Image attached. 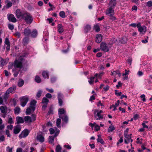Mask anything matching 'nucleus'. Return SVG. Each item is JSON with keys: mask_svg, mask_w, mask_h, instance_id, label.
<instances>
[{"mask_svg": "<svg viewBox=\"0 0 152 152\" xmlns=\"http://www.w3.org/2000/svg\"><path fill=\"white\" fill-rule=\"evenodd\" d=\"M106 14L111 17L110 19L114 20L116 18L113 16L114 15V10L112 7H110L107 9L106 11Z\"/></svg>", "mask_w": 152, "mask_h": 152, "instance_id": "obj_3", "label": "nucleus"}, {"mask_svg": "<svg viewBox=\"0 0 152 152\" xmlns=\"http://www.w3.org/2000/svg\"><path fill=\"white\" fill-rule=\"evenodd\" d=\"M36 116L34 114H32L31 117L29 116H26L24 117V121L27 123L29 124L34 121L36 120Z\"/></svg>", "mask_w": 152, "mask_h": 152, "instance_id": "obj_4", "label": "nucleus"}, {"mask_svg": "<svg viewBox=\"0 0 152 152\" xmlns=\"http://www.w3.org/2000/svg\"><path fill=\"white\" fill-rule=\"evenodd\" d=\"M0 110L3 113H6L7 110V107L6 106H1L0 107Z\"/></svg>", "mask_w": 152, "mask_h": 152, "instance_id": "obj_16", "label": "nucleus"}, {"mask_svg": "<svg viewBox=\"0 0 152 152\" xmlns=\"http://www.w3.org/2000/svg\"><path fill=\"white\" fill-rule=\"evenodd\" d=\"M61 122V119L60 118H58L57 119L56 121V125L58 127H60V125Z\"/></svg>", "mask_w": 152, "mask_h": 152, "instance_id": "obj_40", "label": "nucleus"}, {"mask_svg": "<svg viewBox=\"0 0 152 152\" xmlns=\"http://www.w3.org/2000/svg\"><path fill=\"white\" fill-rule=\"evenodd\" d=\"M5 44L7 45H10L9 39L7 38L5 39Z\"/></svg>", "mask_w": 152, "mask_h": 152, "instance_id": "obj_50", "label": "nucleus"}, {"mask_svg": "<svg viewBox=\"0 0 152 152\" xmlns=\"http://www.w3.org/2000/svg\"><path fill=\"white\" fill-rule=\"evenodd\" d=\"M20 99L21 102V105L23 107H24L27 103L28 98L27 96H24L20 97Z\"/></svg>", "mask_w": 152, "mask_h": 152, "instance_id": "obj_5", "label": "nucleus"}, {"mask_svg": "<svg viewBox=\"0 0 152 152\" xmlns=\"http://www.w3.org/2000/svg\"><path fill=\"white\" fill-rule=\"evenodd\" d=\"M50 134H53L54 132V130L53 128H50L49 129Z\"/></svg>", "mask_w": 152, "mask_h": 152, "instance_id": "obj_55", "label": "nucleus"}, {"mask_svg": "<svg viewBox=\"0 0 152 152\" xmlns=\"http://www.w3.org/2000/svg\"><path fill=\"white\" fill-rule=\"evenodd\" d=\"M140 97L141 98H143L142 99V101H143V102H145V101H146V99H145V95L144 94H142V95H141V96H140Z\"/></svg>", "mask_w": 152, "mask_h": 152, "instance_id": "obj_54", "label": "nucleus"}, {"mask_svg": "<svg viewBox=\"0 0 152 152\" xmlns=\"http://www.w3.org/2000/svg\"><path fill=\"white\" fill-rule=\"evenodd\" d=\"M5 137L4 135H2L0 137V142H2L4 140Z\"/></svg>", "mask_w": 152, "mask_h": 152, "instance_id": "obj_49", "label": "nucleus"}, {"mask_svg": "<svg viewBox=\"0 0 152 152\" xmlns=\"http://www.w3.org/2000/svg\"><path fill=\"white\" fill-rule=\"evenodd\" d=\"M115 127L113 125L110 126L108 130V132H112L115 129Z\"/></svg>", "mask_w": 152, "mask_h": 152, "instance_id": "obj_33", "label": "nucleus"}, {"mask_svg": "<svg viewBox=\"0 0 152 152\" xmlns=\"http://www.w3.org/2000/svg\"><path fill=\"white\" fill-rule=\"evenodd\" d=\"M96 116H98L99 118H96V120H98V119L100 120L101 119H103V115H101V114H99V113H97L96 114Z\"/></svg>", "mask_w": 152, "mask_h": 152, "instance_id": "obj_42", "label": "nucleus"}, {"mask_svg": "<svg viewBox=\"0 0 152 152\" xmlns=\"http://www.w3.org/2000/svg\"><path fill=\"white\" fill-rule=\"evenodd\" d=\"M25 13L21 11L20 9H17L16 12V16L18 18L23 19L24 17L23 15Z\"/></svg>", "mask_w": 152, "mask_h": 152, "instance_id": "obj_8", "label": "nucleus"}, {"mask_svg": "<svg viewBox=\"0 0 152 152\" xmlns=\"http://www.w3.org/2000/svg\"><path fill=\"white\" fill-rule=\"evenodd\" d=\"M139 115L137 114H136L134 115V117H133V118L134 120H136L137 119L139 118Z\"/></svg>", "mask_w": 152, "mask_h": 152, "instance_id": "obj_48", "label": "nucleus"}, {"mask_svg": "<svg viewBox=\"0 0 152 152\" xmlns=\"http://www.w3.org/2000/svg\"><path fill=\"white\" fill-rule=\"evenodd\" d=\"M58 115L59 116L60 115H62V114H65V111L63 108H60L58 110Z\"/></svg>", "mask_w": 152, "mask_h": 152, "instance_id": "obj_26", "label": "nucleus"}, {"mask_svg": "<svg viewBox=\"0 0 152 152\" xmlns=\"http://www.w3.org/2000/svg\"><path fill=\"white\" fill-rule=\"evenodd\" d=\"M24 83V81L22 80H19L18 83V85L20 87L22 86Z\"/></svg>", "mask_w": 152, "mask_h": 152, "instance_id": "obj_29", "label": "nucleus"}, {"mask_svg": "<svg viewBox=\"0 0 152 152\" xmlns=\"http://www.w3.org/2000/svg\"><path fill=\"white\" fill-rule=\"evenodd\" d=\"M58 30L59 32L60 33H62L64 31L63 27L61 24H58Z\"/></svg>", "mask_w": 152, "mask_h": 152, "instance_id": "obj_20", "label": "nucleus"}, {"mask_svg": "<svg viewBox=\"0 0 152 152\" xmlns=\"http://www.w3.org/2000/svg\"><path fill=\"white\" fill-rule=\"evenodd\" d=\"M12 148H10L8 146L7 147V152H12Z\"/></svg>", "mask_w": 152, "mask_h": 152, "instance_id": "obj_45", "label": "nucleus"}, {"mask_svg": "<svg viewBox=\"0 0 152 152\" xmlns=\"http://www.w3.org/2000/svg\"><path fill=\"white\" fill-rule=\"evenodd\" d=\"M45 96L47 98H51L52 97L51 95L49 93L47 94Z\"/></svg>", "mask_w": 152, "mask_h": 152, "instance_id": "obj_57", "label": "nucleus"}, {"mask_svg": "<svg viewBox=\"0 0 152 152\" xmlns=\"http://www.w3.org/2000/svg\"><path fill=\"white\" fill-rule=\"evenodd\" d=\"M16 89V86H15L10 87L8 89V91H9L10 93L14 92Z\"/></svg>", "mask_w": 152, "mask_h": 152, "instance_id": "obj_24", "label": "nucleus"}, {"mask_svg": "<svg viewBox=\"0 0 152 152\" xmlns=\"http://www.w3.org/2000/svg\"><path fill=\"white\" fill-rule=\"evenodd\" d=\"M6 2L7 3L6 5V7L7 8H8L12 6V4L11 2L8 0H7L6 1Z\"/></svg>", "mask_w": 152, "mask_h": 152, "instance_id": "obj_34", "label": "nucleus"}, {"mask_svg": "<svg viewBox=\"0 0 152 152\" xmlns=\"http://www.w3.org/2000/svg\"><path fill=\"white\" fill-rule=\"evenodd\" d=\"M49 102V100L46 98L44 97L43 98L42 103L48 104V103Z\"/></svg>", "mask_w": 152, "mask_h": 152, "instance_id": "obj_37", "label": "nucleus"}, {"mask_svg": "<svg viewBox=\"0 0 152 152\" xmlns=\"http://www.w3.org/2000/svg\"><path fill=\"white\" fill-rule=\"evenodd\" d=\"M31 33V31L30 29L28 28H26L24 32V34L26 36H28L29 35H30V34Z\"/></svg>", "mask_w": 152, "mask_h": 152, "instance_id": "obj_22", "label": "nucleus"}, {"mask_svg": "<svg viewBox=\"0 0 152 152\" xmlns=\"http://www.w3.org/2000/svg\"><path fill=\"white\" fill-rule=\"evenodd\" d=\"M10 93L9 91H8V89L6 91V93L3 96V98L4 100H6V99L9 97L10 96Z\"/></svg>", "mask_w": 152, "mask_h": 152, "instance_id": "obj_19", "label": "nucleus"}, {"mask_svg": "<svg viewBox=\"0 0 152 152\" xmlns=\"http://www.w3.org/2000/svg\"><path fill=\"white\" fill-rule=\"evenodd\" d=\"M54 137L53 136H49V142L50 143H52L54 141Z\"/></svg>", "mask_w": 152, "mask_h": 152, "instance_id": "obj_36", "label": "nucleus"}, {"mask_svg": "<svg viewBox=\"0 0 152 152\" xmlns=\"http://www.w3.org/2000/svg\"><path fill=\"white\" fill-rule=\"evenodd\" d=\"M6 134L7 135V136L8 137H10V133L9 131L8 130H7L6 131Z\"/></svg>", "mask_w": 152, "mask_h": 152, "instance_id": "obj_52", "label": "nucleus"}, {"mask_svg": "<svg viewBox=\"0 0 152 152\" xmlns=\"http://www.w3.org/2000/svg\"><path fill=\"white\" fill-rule=\"evenodd\" d=\"M95 78V77H91L90 78V80H89L88 81L89 83L90 84H91L93 83V81H94V80Z\"/></svg>", "mask_w": 152, "mask_h": 152, "instance_id": "obj_44", "label": "nucleus"}, {"mask_svg": "<svg viewBox=\"0 0 152 152\" xmlns=\"http://www.w3.org/2000/svg\"><path fill=\"white\" fill-rule=\"evenodd\" d=\"M102 53L101 52L98 53L96 54V56L98 57H100L102 56Z\"/></svg>", "mask_w": 152, "mask_h": 152, "instance_id": "obj_60", "label": "nucleus"}, {"mask_svg": "<svg viewBox=\"0 0 152 152\" xmlns=\"http://www.w3.org/2000/svg\"><path fill=\"white\" fill-rule=\"evenodd\" d=\"M50 114H53V107L52 106H50L49 107V111L47 115H49Z\"/></svg>", "mask_w": 152, "mask_h": 152, "instance_id": "obj_38", "label": "nucleus"}, {"mask_svg": "<svg viewBox=\"0 0 152 152\" xmlns=\"http://www.w3.org/2000/svg\"><path fill=\"white\" fill-rule=\"evenodd\" d=\"M13 126L12 125H9L7 126V129H12L13 128Z\"/></svg>", "mask_w": 152, "mask_h": 152, "instance_id": "obj_58", "label": "nucleus"}, {"mask_svg": "<svg viewBox=\"0 0 152 152\" xmlns=\"http://www.w3.org/2000/svg\"><path fill=\"white\" fill-rule=\"evenodd\" d=\"M42 75L44 77L46 78L48 76V75L47 72H42Z\"/></svg>", "mask_w": 152, "mask_h": 152, "instance_id": "obj_41", "label": "nucleus"}, {"mask_svg": "<svg viewBox=\"0 0 152 152\" xmlns=\"http://www.w3.org/2000/svg\"><path fill=\"white\" fill-rule=\"evenodd\" d=\"M47 20L49 21V23L52 22L53 21V19L51 18H48L47 19Z\"/></svg>", "mask_w": 152, "mask_h": 152, "instance_id": "obj_62", "label": "nucleus"}, {"mask_svg": "<svg viewBox=\"0 0 152 152\" xmlns=\"http://www.w3.org/2000/svg\"><path fill=\"white\" fill-rule=\"evenodd\" d=\"M137 26L138 28V31L140 32H142L143 31H144V33H145L146 31V30L144 28V27L146 28V27L145 26L142 27L141 26V24L140 23H138L137 25Z\"/></svg>", "mask_w": 152, "mask_h": 152, "instance_id": "obj_11", "label": "nucleus"}, {"mask_svg": "<svg viewBox=\"0 0 152 152\" xmlns=\"http://www.w3.org/2000/svg\"><path fill=\"white\" fill-rule=\"evenodd\" d=\"M124 135L125 137L126 138V139L127 140L128 142H129L130 140L131 139V137L129 135H128L127 133H124Z\"/></svg>", "mask_w": 152, "mask_h": 152, "instance_id": "obj_32", "label": "nucleus"}, {"mask_svg": "<svg viewBox=\"0 0 152 152\" xmlns=\"http://www.w3.org/2000/svg\"><path fill=\"white\" fill-rule=\"evenodd\" d=\"M101 49L104 52H108L109 49L108 47L107 46L106 43L104 42H102L100 44Z\"/></svg>", "mask_w": 152, "mask_h": 152, "instance_id": "obj_9", "label": "nucleus"}, {"mask_svg": "<svg viewBox=\"0 0 152 152\" xmlns=\"http://www.w3.org/2000/svg\"><path fill=\"white\" fill-rule=\"evenodd\" d=\"M62 148L60 145H58L57 146L56 148V152H61Z\"/></svg>", "mask_w": 152, "mask_h": 152, "instance_id": "obj_35", "label": "nucleus"}, {"mask_svg": "<svg viewBox=\"0 0 152 152\" xmlns=\"http://www.w3.org/2000/svg\"><path fill=\"white\" fill-rule=\"evenodd\" d=\"M59 117L62 119V121H64L65 123H67L68 121V117L66 114H64L63 115H60Z\"/></svg>", "mask_w": 152, "mask_h": 152, "instance_id": "obj_14", "label": "nucleus"}, {"mask_svg": "<svg viewBox=\"0 0 152 152\" xmlns=\"http://www.w3.org/2000/svg\"><path fill=\"white\" fill-rule=\"evenodd\" d=\"M21 129V128L20 126L17 125L14 127L13 129L14 133L15 134H17L20 132Z\"/></svg>", "mask_w": 152, "mask_h": 152, "instance_id": "obj_13", "label": "nucleus"}, {"mask_svg": "<svg viewBox=\"0 0 152 152\" xmlns=\"http://www.w3.org/2000/svg\"><path fill=\"white\" fill-rule=\"evenodd\" d=\"M146 4L148 7H151L152 6V2L151 1H149L147 2Z\"/></svg>", "mask_w": 152, "mask_h": 152, "instance_id": "obj_47", "label": "nucleus"}, {"mask_svg": "<svg viewBox=\"0 0 152 152\" xmlns=\"http://www.w3.org/2000/svg\"><path fill=\"white\" fill-rule=\"evenodd\" d=\"M22 58L21 57L19 59L16 60L14 62L13 64L14 68L12 69L14 77L17 76L18 72L22 67Z\"/></svg>", "mask_w": 152, "mask_h": 152, "instance_id": "obj_1", "label": "nucleus"}, {"mask_svg": "<svg viewBox=\"0 0 152 152\" xmlns=\"http://www.w3.org/2000/svg\"><path fill=\"white\" fill-rule=\"evenodd\" d=\"M119 41L122 44H125L127 42V39L126 37H122Z\"/></svg>", "mask_w": 152, "mask_h": 152, "instance_id": "obj_28", "label": "nucleus"}, {"mask_svg": "<svg viewBox=\"0 0 152 152\" xmlns=\"http://www.w3.org/2000/svg\"><path fill=\"white\" fill-rule=\"evenodd\" d=\"M95 128V130L96 131H98L99 130L100 128V126L98 125H96Z\"/></svg>", "mask_w": 152, "mask_h": 152, "instance_id": "obj_56", "label": "nucleus"}, {"mask_svg": "<svg viewBox=\"0 0 152 152\" xmlns=\"http://www.w3.org/2000/svg\"><path fill=\"white\" fill-rule=\"evenodd\" d=\"M118 85L116 86V87L118 88H119V86H121L122 85V83H121L120 82H118Z\"/></svg>", "mask_w": 152, "mask_h": 152, "instance_id": "obj_61", "label": "nucleus"}, {"mask_svg": "<svg viewBox=\"0 0 152 152\" xmlns=\"http://www.w3.org/2000/svg\"><path fill=\"white\" fill-rule=\"evenodd\" d=\"M94 29H95V31L96 32H99L100 30V28L98 25L96 24L94 27Z\"/></svg>", "mask_w": 152, "mask_h": 152, "instance_id": "obj_30", "label": "nucleus"}, {"mask_svg": "<svg viewBox=\"0 0 152 152\" xmlns=\"http://www.w3.org/2000/svg\"><path fill=\"white\" fill-rule=\"evenodd\" d=\"M59 14L60 17L62 18H64L66 17L65 13L63 11L60 12Z\"/></svg>", "mask_w": 152, "mask_h": 152, "instance_id": "obj_39", "label": "nucleus"}, {"mask_svg": "<svg viewBox=\"0 0 152 152\" xmlns=\"http://www.w3.org/2000/svg\"><path fill=\"white\" fill-rule=\"evenodd\" d=\"M109 88V86L107 85L104 88V89L105 91H107Z\"/></svg>", "mask_w": 152, "mask_h": 152, "instance_id": "obj_64", "label": "nucleus"}, {"mask_svg": "<svg viewBox=\"0 0 152 152\" xmlns=\"http://www.w3.org/2000/svg\"><path fill=\"white\" fill-rule=\"evenodd\" d=\"M9 61V59L7 58L6 59L4 60L1 59L0 61V63L1 64L2 66H4L7 64Z\"/></svg>", "mask_w": 152, "mask_h": 152, "instance_id": "obj_21", "label": "nucleus"}, {"mask_svg": "<svg viewBox=\"0 0 152 152\" xmlns=\"http://www.w3.org/2000/svg\"><path fill=\"white\" fill-rule=\"evenodd\" d=\"M23 16V19L26 21L27 23H31L33 18L29 14L26 13Z\"/></svg>", "mask_w": 152, "mask_h": 152, "instance_id": "obj_6", "label": "nucleus"}, {"mask_svg": "<svg viewBox=\"0 0 152 152\" xmlns=\"http://www.w3.org/2000/svg\"><path fill=\"white\" fill-rule=\"evenodd\" d=\"M16 119L18 124L23 123L24 122V119L21 117L17 116Z\"/></svg>", "mask_w": 152, "mask_h": 152, "instance_id": "obj_15", "label": "nucleus"}, {"mask_svg": "<svg viewBox=\"0 0 152 152\" xmlns=\"http://www.w3.org/2000/svg\"><path fill=\"white\" fill-rule=\"evenodd\" d=\"M7 18L10 21L15 23L16 21V19L14 15L12 14H8L7 15Z\"/></svg>", "mask_w": 152, "mask_h": 152, "instance_id": "obj_10", "label": "nucleus"}, {"mask_svg": "<svg viewBox=\"0 0 152 152\" xmlns=\"http://www.w3.org/2000/svg\"><path fill=\"white\" fill-rule=\"evenodd\" d=\"M37 31L35 29H34L32 31H31L30 36L33 38L36 37L37 35Z\"/></svg>", "mask_w": 152, "mask_h": 152, "instance_id": "obj_17", "label": "nucleus"}, {"mask_svg": "<svg viewBox=\"0 0 152 152\" xmlns=\"http://www.w3.org/2000/svg\"><path fill=\"white\" fill-rule=\"evenodd\" d=\"M28 41V39L27 38H25L23 40V42L25 44L27 43Z\"/></svg>", "mask_w": 152, "mask_h": 152, "instance_id": "obj_59", "label": "nucleus"}, {"mask_svg": "<svg viewBox=\"0 0 152 152\" xmlns=\"http://www.w3.org/2000/svg\"><path fill=\"white\" fill-rule=\"evenodd\" d=\"M8 27L9 29L11 30L13 29L14 28L13 25L11 24H9Z\"/></svg>", "mask_w": 152, "mask_h": 152, "instance_id": "obj_53", "label": "nucleus"}, {"mask_svg": "<svg viewBox=\"0 0 152 152\" xmlns=\"http://www.w3.org/2000/svg\"><path fill=\"white\" fill-rule=\"evenodd\" d=\"M47 106V104H45L44 105L42 106V109L44 110H45Z\"/></svg>", "mask_w": 152, "mask_h": 152, "instance_id": "obj_63", "label": "nucleus"}, {"mask_svg": "<svg viewBox=\"0 0 152 152\" xmlns=\"http://www.w3.org/2000/svg\"><path fill=\"white\" fill-rule=\"evenodd\" d=\"M30 131L27 129L24 130L19 135V137L20 139L25 138L28 136Z\"/></svg>", "mask_w": 152, "mask_h": 152, "instance_id": "obj_7", "label": "nucleus"}, {"mask_svg": "<svg viewBox=\"0 0 152 152\" xmlns=\"http://www.w3.org/2000/svg\"><path fill=\"white\" fill-rule=\"evenodd\" d=\"M97 142H100L101 144H104V141L101 138H98L97 139Z\"/></svg>", "mask_w": 152, "mask_h": 152, "instance_id": "obj_43", "label": "nucleus"}, {"mask_svg": "<svg viewBox=\"0 0 152 152\" xmlns=\"http://www.w3.org/2000/svg\"><path fill=\"white\" fill-rule=\"evenodd\" d=\"M91 28L90 26L87 25L85 28V30L86 33H87L88 32L90 31L91 29Z\"/></svg>", "mask_w": 152, "mask_h": 152, "instance_id": "obj_31", "label": "nucleus"}, {"mask_svg": "<svg viewBox=\"0 0 152 152\" xmlns=\"http://www.w3.org/2000/svg\"><path fill=\"white\" fill-rule=\"evenodd\" d=\"M45 140L44 137L41 134L39 135V141L42 143Z\"/></svg>", "mask_w": 152, "mask_h": 152, "instance_id": "obj_25", "label": "nucleus"}, {"mask_svg": "<svg viewBox=\"0 0 152 152\" xmlns=\"http://www.w3.org/2000/svg\"><path fill=\"white\" fill-rule=\"evenodd\" d=\"M116 2L115 0H111L109 4V6H110V7H114L116 6Z\"/></svg>", "mask_w": 152, "mask_h": 152, "instance_id": "obj_18", "label": "nucleus"}, {"mask_svg": "<svg viewBox=\"0 0 152 152\" xmlns=\"http://www.w3.org/2000/svg\"><path fill=\"white\" fill-rule=\"evenodd\" d=\"M20 112V108L18 107H16L14 109V113L16 115L19 114Z\"/></svg>", "mask_w": 152, "mask_h": 152, "instance_id": "obj_23", "label": "nucleus"}, {"mask_svg": "<svg viewBox=\"0 0 152 152\" xmlns=\"http://www.w3.org/2000/svg\"><path fill=\"white\" fill-rule=\"evenodd\" d=\"M102 35L100 34H98L96 35V37L95 42L97 43H100L102 40Z\"/></svg>", "mask_w": 152, "mask_h": 152, "instance_id": "obj_12", "label": "nucleus"}, {"mask_svg": "<svg viewBox=\"0 0 152 152\" xmlns=\"http://www.w3.org/2000/svg\"><path fill=\"white\" fill-rule=\"evenodd\" d=\"M36 103L37 102L35 100H32L31 102L29 107L26 110V115H29L31 113L34 111Z\"/></svg>", "mask_w": 152, "mask_h": 152, "instance_id": "obj_2", "label": "nucleus"}, {"mask_svg": "<svg viewBox=\"0 0 152 152\" xmlns=\"http://www.w3.org/2000/svg\"><path fill=\"white\" fill-rule=\"evenodd\" d=\"M58 103L60 106H62L63 104V102L61 98H59L58 99Z\"/></svg>", "mask_w": 152, "mask_h": 152, "instance_id": "obj_46", "label": "nucleus"}, {"mask_svg": "<svg viewBox=\"0 0 152 152\" xmlns=\"http://www.w3.org/2000/svg\"><path fill=\"white\" fill-rule=\"evenodd\" d=\"M3 121L2 119L0 118V130H2L5 127L4 124H2Z\"/></svg>", "mask_w": 152, "mask_h": 152, "instance_id": "obj_27", "label": "nucleus"}, {"mask_svg": "<svg viewBox=\"0 0 152 152\" xmlns=\"http://www.w3.org/2000/svg\"><path fill=\"white\" fill-rule=\"evenodd\" d=\"M8 123L10 124H12L13 123L12 118L10 117L9 118Z\"/></svg>", "mask_w": 152, "mask_h": 152, "instance_id": "obj_51", "label": "nucleus"}]
</instances>
